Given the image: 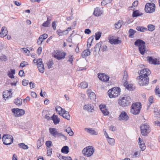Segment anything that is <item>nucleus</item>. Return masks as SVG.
Wrapping results in <instances>:
<instances>
[{
	"instance_id": "nucleus-1",
	"label": "nucleus",
	"mask_w": 160,
	"mask_h": 160,
	"mask_svg": "<svg viewBox=\"0 0 160 160\" xmlns=\"http://www.w3.org/2000/svg\"><path fill=\"white\" fill-rule=\"evenodd\" d=\"M132 102L131 98L129 96H124L120 97L118 100V104L122 107L129 105Z\"/></svg>"
},
{
	"instance_id": "nucleus-2",
	"label": "nucleus",
	"mask_w": 160,
	"mask_h": 160,
	"mask_svg": "<svg viewBox=\"0 0 160 160\" xmlns=\"http://www.w3.org/2000/svg\"><path fill=\"white\" fill-rule=\"evenodd\" d=\"M145 42L142 40L138 39L134 42L135 46H138L139 47V51L142 55H143L146 50L145 46Z\"/></svg>"
},
{
	"instance_id": "nucleus-3",
	"label": "nucleus",
	"mask_w": 160,
	"mask_h": 160,
	"mask_svg": "<svg viewBox=\"0 0 160 160\" xmlns=\"http://www.w3.org/2000/svg\"><path fill=\"white\" fill-rule=\"evenodd\" d=\"M121 90L120 88L115 87L109 89L108 91V94L110 98H115L120 95Z\"/></svg>"
},
{
	"instance_id": "nucleus-4",
	"label": "nucleus",
	"mask_w": 160,
	"mask_h": 160,
	"mask_svg": "<svg viewBox=\"0 0 160 160\" xmlns=\"http://www.w3.org/2000/svg\"><path fill=\"white\" fill-rule=\"evenodd\" d=\"M141 106L140 102H137L133 103L131 106V113L134 115L138 114L140 113Z\"/></svg>"
},
{
	"instance_id": "nucleus-5",
	"label": "nucleus",
	"mask_w": 160,
	"mask_h": 160,
	"mask_svg": "<svg viewBox=\"0 0 160 160\" xmlns=\"http://www.w3.org/2000/svg\"><path fill=\"white\" fill-rule=\"evenodd\" d=\"M94 152V148L92 146H88L82 151V153L84 156L89 157L91 156Z\"/></svg>"
},
{
	"instance_id": "nucleus-6",
	"label": "nucleus",
	"mask_w": 160,
	"mask_h": 160,
	"mask_svg": "<svg viewBox=\"0 0 160 160\" xmlns=\"http://www.w3.org/2000/svg\"><path fill=\"white\" fill-rule=\"evenodd\" d=\"M138 80V83L140 86H143L148 85L149 82L148 77H144L139 76L137 78Z\"/></svg>"
},
{
	"instance_id": "nucleus-7",
	"label": "nucleus",
	"mask_w": 160,
	"mask_h": 160,
	"mask_svg": "<svg viewBox=\"0 0 160 160\" xmlns=\"http://www.w3.org/2000/svg\"><path fill=\"white\" fill-rule=\"evenodd\" d=\"M2 139L3 144L6 145H10L13 142V137L10 135H4Z\"/></svg>"
},
{
	"instance_id": "nucleus-8",
	"label": "nucleus",
	"mask_w": 160,
	"mask_h": 160,
	"mask_svg": "<svg viewBox=\"0 0 160 160\" xmlns=\"http://www.w3.org/2000/svg\"><path fill=\"white\" fill-rule=\"evenodd\" d=\"M142 134L143 136H147L150 132V128L147 123L143 124L140 127Z\"/></svg>"
},
{
	"instance_id": "nucleus-9",
	"label": "nucleus",
	"mask_w": 160,
	"mask_h": 160,
	"mask_svg": "<svg viewBox=\"0 0 160 160\" xmlns=\"http://www.w3.org/2000/svg\"><path fill=\"white\" fill-rule=\"evenodd\" d=\"M155 4L153 3H147L145 5V10L147 13H152L155 11Z\"/></svg>"
},
{
	"instance_id": "nucleus-10",
	"label": "nucleus",
	"mask_w": 160,
	"mask_h": 160,
	"mask_svg": "<svg viewBox=\"0 0 160 160\" xmlns=\"http://www.w3.org/2000/svg\"><path fill=\"white\" fill-rule=\"evenodd\" d=\"M12 111L16 117L21 116L25 113L24 110L18 108H13L12 109Z\"/></svg>"
},
{
	"instance_id": "nucleus-11",
	"label": "nucleus",
	"mask_w": 160,
	"mask_h": 160,
	"mask_svg": "<svg viewBox=\"0 0 160 160\" xmlns=\"http://www.w3.org/2000/svg\"><path fill=\"white\" fill-rule=\"evenodd\" d=\"M49 131L50 134L54 138L60 137L61 132H59L56 128H50L49 129Z\"/></svg>"
},
{
	"instance_id": "nucleus-12",
	"label": "nucleus",
	"mask_w": 160,
	"mask_h": 160,
	"mask_svg": "<svg viewBox=\"0 0 160 160\" xmlns=\"http://www.w3.org/2000/svg\"><path fill=\"white\" fill-rule=\"evenodd\" d=\"M66 55V53L64 52H55L53 55V57L59 60L64 58Z\"/></svg>"
},
{
	"instance_id": "nucleus-13",
	"label": "nucleus",
	"mask_w": 160,
	"mask_h": 160,
	"mask_svg": "<svg viewBox=\"0 0 160 160\" xmlns=\"http://www.w3.org/2000/svg\"><path fill=\"white\" fill-rule=\"evenodd\" d=\"M138 73L140 76H142L144 77H148L151 74V72L149 69L147 68L142 69L141 70L140 73L138 72Z\"/></svg>"
},
{
	"instance_id": "nucleus-14",
	"label": "nucleus",
	"mask_w": 160,
	"mask_h": 160,
	"mask_svg": "<svg viewBox=\"0 0 160 160\" xmlns=\"http://www.w3.org/2000/svg\"><path fill=\"white\" fill-rule=\"evenodd\" d=\"M98 78L101 81L107 82L109 81V77L104 73L98 74Z\"/></svg>"
},
{
	"instance_id": "nucleus-15",
	"label": "nucleus",
	"mask_w": 160,
	"mask_h": 160,
	"mask_svg": "<svg viewBox=\"0 0 160 160\" xmlns=\"http://www.w3.org/2000/svg\"><path fill=\"white\" fill-rule=\"evenodd\" d=\"M147 59L148 61L152 64H159V61L157 58H153L152 57H148Z\"/></svg>"
},
{
	"instance_id": "nucleus-16",
	"label": "nucleus",
	"mask_w": 160,
	"mask_h": 160,
	"mask_svg": "<svg viewBox=\"0 0 160 160\" xmlns=\"http://www.w3.org/2000/svg\"><path fill=\"white\" fill-rule=\"evenodd\" d=\"M129 117L126 112H121L118 118L119 120H124L127 121Z\"/></svg>"
},
{
	"instance_id": "nucleus-17",
	"label": "nucleus",
	"mask_w": 160,
	"mask_h": 160,
	"mask_svg": "<svg viewBox=\"0 0 160 160\" xmlns=\"http://www.w3.org/2000/svg\"><path fill=\"white\" fill-rule=\"evenodd\" d=\"M103 13V11L102 10L98 8H95L93 14L96 17H99L101 16Z\"/></svg>"
},
{
	"instance_id": "nucleus-18",
	"label": "nucleus",
	"mask_w": 160,
	"mask_h": 160,
	"mask_svg": "<svg viewBox=\"0 0 160 160\" xmlns=\"http://www.w3.org/2000/svg\"><path fill=\"white\" fill-rule=\"evenodd\" d=\"M99 108L101 111L104 115L107 116L108 115L109 112L108 110L106 109V107L105 105L103 106L100 105H99Z\"/></svg>"
},
{
	"instance_id": "nucleus-19",
	"label": "nucleus",
	"mask_w": 160,
	"mask_h": 160,
	"mask_svg": "<svg viewBox=\"0 0 160 160\" xmlns=\"http://www.w3.org/2000/svg\"><path fill=\"white\" fill-rule=\"evenodd\" d=\"M85 130L88 133L94 135H96L98 134V132L96 131L95 130L91 128H85Z\"/></svg>"
},
{
	"instance_id": "nucleus-20",
	"label": "nucleus",
	"mask_w": 160,
	"mask_h": 160,
	"mask_svg": "<svg viewBox=\"0 0 160 160\" xmlns=\"http://www.w3.org/2000/svg\"><path fill=\"white\" fill-rule=\"evenodd\" d=\"M8 33L7 28L5 27H3L0 32V37L3 38L6 36Z\"/></svg>"
},
{
	"instance_id": "nucleus-21",
	"label": "nucleus",
	"mask_w": 160,
	"mask_h": 160,
	"mask_svg": "<svg viewBox=\"0 0 160 160\" xmlns=\"http://www.w3.org/2000/svg\"><path fill=\"white\" fill-rule=\"evenodd\" d=\"M11 92V91H7L3 92V98L5 100H6L7 99L11 97L12 94Z\"/></svg>"
},
{
	"instance_id": "nucleus-22",
	"label": "nucleus",
	"mask_w": 160,
	"mask_h": 160,
	"mask_svg": "<svg viewBox=\"0 0 160 160\" xmlns=\"http://www.w3.org/2000/svg\"><path fill=\"white\" fill-rule=\"evenodd\" d=\"M61 116L66 119L69 120L70 119V116L69 112L66 111L64 109L63 110Z\"/></svg>"
},
{
	"instance_id": "nucleus-23",
	"label": "nucleus",
	"mask_w": 160,
	"mask_h": 160,
	"mask_svg": "<svg viewBox=\"0 0 160 160\" xmlns=\"http://www.w3.org/2000/svg\"><path fill=\"white\" fill-rule=\"evenodd\" d=\"M37 67L39 71L42 73L44 72V68L42 61L40 63H38Z\"/></svg>"
},
{
	"instance_id": "nucleus-24",
	"label": "nucleus",
	"mask_w": 160,
	"mask_h": 160,
	"mask_svg": "<svg viewBox=\"0 0 160 160\" xmlns=\"http://www.w3.org/2000/svg\"><path fill=\"white\" fill-rule=\"evenodd\" d=\"M128 75L127 72L125 71L124 72V75L122 82L123 83L124 86H126L128 84L127 80L128 79Z\"/></svg>"
},
{
	"instance_id": "nucleus-25",
	"label": "nucleus",
	"mask_w": 160,
	"mask_h": 160,
	"mask_svg": "<svg viewBox=\"0 0 160 160\" xmlns=\"http://www.w3.org/2000/svg\"><path fill=\"white\" fill-rule=\"evenodd\" d=\"M52 119L53 120L54 123L55 125L58 124L60 122V119L57 115L53 114L51 117Z\"/></svg>"
},
{
	"instance_id": "nucleus-26",
	"label": "nucleus",
	"mask_w": 160,
	"mask_h": 160,
	"mask_svg": "<svg viewBox=\"0 0 160 160\" xmlns=\"http://www.w3.org/2000/svg\"><path fill=\"white\" fill-rule=\"evenodd\" d=\"M83 109H85L88 112H92V110H93V107L91 104H88L84 106Z\"/></svg>"
},
{
	"instance_id": "nucleus-27",
	"label": "nucleus",
	"mask_w": 160,
	"mask_h": 160,
	"mask_svg": "<svg viewBox=\"0 0 160 160\" xmlns=\"http://www.w3.org/2000/svg\"><path fill=\"white\" fill-rule=\"evenodd\" d=\"M51 20L50 17H48L46 21L44 22L42 24L44 27H48L50 26L51 23Z\"/></svg>"
},
{
	"instance_id": "nucleus-28",
	"label": "nucleus",
	"mask_w": 160,
	"mask_h": 160,
	"mask_svg": "<svg viewBox=\"0 0 160 160\" xmlns=\"http://www.w3.org/2000/svg\"><path fill=\"white\" fill-rule=\"evenodd\" d=\"M44 140L43 138H39L37 142V148L39 149L44 143Z\"/></svg>"
},
{
	"instance_id": "nucleus-29",
	"label": "nucleus",
	"mask_w": 160,
	"mask_h": 160,
	"mask_svg": "<svg viewBox=\"0 0 160 160\" xmlns=\"http://www.w3.org/2000/svg\"><path fill=\"white\" fill-rule=\"evenodd\" d=\"M90 53V52L89 51V49L88 48L82 52L81 55L82 58H84L89 55Z\"/></svg>"
},
{
	"instance_id": "nucleus-30",
	"label": "nucleus",
	"mask_w": 160,
	"mask_h": 160,
	"mask_svg": "<svg viewBox=\"0 0 160 160\" xmlns=\"http://www.w3.org/2000/svg\"><path fill=\"white\" fill-rule=\"evenodd\" d=\"M109 42L111 44H117L121 42V41L118 39H112L109 40Z\"/></svg>"
},
{
	"instance_id": "nucleus-31",
	"label": "nucleus",
	"mask_w": 160,
	"mask_h": 160,
	"mask_svg": "<svg viewBox=\"0 0 160 160\" xmlns=\"http://www.w3.org/2000/svg\"><path fill=\"white\" fill-rule=\"evenodd\" d=\"M62 152L65 154H67L69 152V148L68 146H65L63 147L61 149Z\"/></svg>"
},
{
	"instance_id": "nucleus-32",
	"label": "nucleus",
	"mask_w": 160,
	"mask_h": 160,
	"mask_svg": "<svg viewBox=\"0 0 160 160\" xmlns=\"http://www.w3.org/2000/svg\"><path fill=\"white\" fill-rule=\"evenodd\" d=\"M102 43V42H100L96 44L94 47L95 52H97V51H100V48L101 47Z\"/></svg>"
},
{
	"instance_id": "nucleus-33",
	"label": "nucleus",
	"mask_w": 160,
	"mask_h": 160,
	"mask_svg": "<svg viewBox=\"0 0 160 160\" xmlns=\"http://www.w3.org/2000/svg\"><path fill=\"white\" fill-rule=\"evenodd\" d=\"M122 24V21L121 20H119L117 22V23H116L114 25L115 28L116 29L120 28L121 27Z\"/></svg>"
},
{
	"instance_id": "nucleus-34",
	"label": "nucleus",
	"mask_w": 160,
	"mask_h": 160,
	"mask_svg": "<svg viewBox=\"0 0 160 160\" xmlns=\"http://www.w3.org/2000/svg\"><path fill=\"white\" fill-rule=\"evenodd\" d=\"M78 86L79 87H81L83 88H85L88 87V84L86 82H81Z\"/></svg>"
},
{
	"instance_id": "nucleus-35",
	"label": "nucleus",
	"mask_w": 160,
	"mask_h": 160,
	"mask_svg": "<svg viewBox=\"0 0 160 160\" xmlns=\"http://www.w3.org/2000/svg\"><path fill=\"white\" fill-rule=\"evenodd\" d=\"M57 32V34L60 36L64 35L68 33V32H66V31L64 30L62 31L60 29L58 30Z\"/></svg>"
},
{
	"instance_id": "nucleus-36",
	"label": "nucleus",
	"mask_w": 160,
	"mask_h": 160,
	"mask_svg": "<svg viewBox=\"0 0 160 160\" xmlns=\"http://www.w3.org/2000/svg\"><path fill=\"white\" fill-rule=\"evenodd\" d=\"M136 29L141 32H144L147 31V28L143 27L137 26L136 27Z\"/></svg>"
},
{
	"instance_id": "nucleus-37",
	"label": "nucleus",
	"mask_w": 160,
	"mask_h": 160,
	"mask_svg": "<svg viewBox=\"0 0 160 160\" xmlns=\"http://www.w3.org/2000/svg\"><path fill=\"white\" fill-rule=\"evenodd\" d=\"M55 109L57 112H58V113L61 115L62 114L63 112V109L59 106H57L55 108Z\"/></svg>"
},
{
	"instance_id": "nucleus-38",
	"label": "nucleus",
	"mask_w": 160,
	"mask_h": 160,
	"mask_svg": "<svg viewBox=\"0 0 160 160\" xmlns=\"http://www.w3.org/2000/svg\"><path fill=\"white\" fill-rule=\"evenodd\" d=\"M136 32V31L134 30L133 29H130L128 31L129 33V37L130 38H132L133 37L132 36Z\"/></svg>"
},
{
	"instance_id": "nucleus-39",
	"label": "nucleus",
	"mask_w": 160,
	"mask_h": 160,
	"mask_svg": "<svg viewBox=\"0 0 160 160\" xmlns=\"http://www.w3.org/2000/svg\"><path fill=\"white\" fill-rule=\"evenodd\" d=\"M14 102L17 105H20L22 103V100L20 98H17L15 100Z\"/></svg>"
},
{
	"instance_id": "nucleus-40",
	"label": "nucleus",
	"mask_w": 160,
	"mask_h": 160,
	"mask_svg": "<svg viewBox=\"0 0 160 160\" xmlns=\"http://www.w3.org/2000/svg\"><path fill=\"white\" fill-rule=\"evenodd\" d=\"M107 140L109 144L111 145H114L115 143L114 139L113 138H110L109 137V138H107Z\"/></svg>"
},
{
	"instance_id": "nucleus-41",
	"label": "nucleus",
	"mask_w": 160,
	"mask_h": 160,
	"mask_svg": "<svg viewBox=\"0 0 160 160\" xmlns=\"http://www.w3.org/2000/svg\"><path fill=\"white\" fill-rule=\"evenodd\" d=\"M65 130L69 134L70 136H72L73 135V132L70 127H68Z\"/></svg>"
},
{
	"instance_id": "nucleus-42",
	"label": "nucleus",
	"mask_w": 160,
	"mask_h": 160,
	"mask_svg": "<svg viewBox=\"0 0 160 160\" xmlns=\"http://www.w3.org/2000/svg\"><path fill=\"white\" fill-rule=\"evenodd\" d=\"M154 91L156 95L159 97H160V90L158 86H157L154 90Z\"/></svg>"
},
{
	"instance_id": "nucleus-43",
	"label": "nucleus",
	"mask_w": 160,
	"mask_h": 160,
	"mask_svg": "<svg viewBox=\"0 0 160 160\" xmlns=\"http://www.w3.org/2000/svg\"><path fill=\"white\" fill-rule=\"evenodd\" d=\"M18 145L20 148H22L24 149H27L28 148V146L25 145L24 143H21L18 144Z\"/></svg>"
},
{
	"instance_id": "nucleus-44",
	"label": "nucleus",
	"mask_w": 160,
	"mask_h": 160,
	"mask_svg": "<svg viewBox=\"0 0 160 160\" xmlns=\"http://www.w3.org/2000/svg\"><path fill=\"white\" fill-rule=\"evenodd\" d=\"M142 15V13H140L138 11L136 10V11H134L133 12V14H132V16L133 17H137L138 16H140Z\"/></svg>"
},
{
	"instance_id": "nucleus-45",
	"label": "nucleus",
	"mask_w": 160,
	"mask_h": 160,
	"mask_svg": "<svg viewBox=\"0 0 160 160\" xmlns=\"http://www.w3.org/2000/svg\"><path fill=\"white\" fill-rule=\"evenodd\" d=\"M93 40V38L92 37H90L88 39L87 42V47L89 48L91 45V43Z\"/></svg>"
},
{
	"instance_id": "nucleus-46",
	"label": "nucleus",
	"mask_w": 160,
	"mask_h": 160,
	"mask_svg": "<svg viewBox=\"0 0 160 160\" xmlns=\"http://www.w3.org/2000/svg\"><path fill=\"white\" fill-rule=\"evenodd\" d=\"M154 112L156 116L158 118H160V110H158L157 108H154Z\"/></svg>"
},
{
	"instance_id": "nucleus-47",
	"label": "nucleus",
	"mask_w": 160,
	"mask_h": 160,
	"mask_svg": "<svg viewBox=\"0 0 160 160\" xmlns=\"http://www.w3.org/2000/svg\"><path fill=\"white\" fill-rule=\"evenodd\" d=\"M148 28L149 31H152L155 29V27L153 25L149 24L148 25Z\"/></svg>"
},
{
	"instance_id": "nucleus-48",
	"label": "nucleus",
	"mask_w": 160,
	"mask_h": 160,
	"mask_svg": "<svg viewBox=\"0 0 160 160\" xmlns=\"http://www.w3.org/2000/svg\"><path fill=\"white\" fill-rule=\"evenodd\" d=\"M101 32H97L95 33V37L96 40H98L99 39V38L101 37Z\"/></svg>"
},
{
	"instance_id": "nucleus-49",
	"label": "nucleus",
	"mask_w": 160,
	"mask_h": 160,
	"mask_svg": "<svg viewBox=\"0 0 160 160\" xmlns=\"http://www.w3.org/2000/svg\"><path fill=\"white\" fill-rule=\"evenodd\" d=\"M112 0H104L101 2L102 5H105L106 4L111 3Z\"/></svg>"
},
{
	"instance_id": "nucleus-50",
	"label": "nucleus",
	"mask_w": 160,
	"mask_h": 160,
	"mask_svg": "<svg viewBox=\"0 0 160 160\" xmlns=\"http://www.w3.org/2000/svg\"><path fill=\"white\" fill-rule=\"evenodd\" d=\"M68 61L70 62V63L72 64L73 62V56L71 54H70L68 56Z\"/></svg>"
},
{
	"instance_id": "nucleus-51",
	"label": "nucleus",
	"mask_w": 160,
	"mask_h": 160,
	"mask_svg": "<svg viewBox=\"0 0 160 160\" xmlns=\"http://www.w3.org/2000/svg\"><path fill=\"white\" fill-rule=\"evenodd\" d=\"M28 64L27 62L23 61L20 64V67L23 68L26 66H28Z\"/></svg>"
},
{
	"instance_id": "nucleus-52",
	"label": "nucleus",
	"mask_w": 160,
	"mask_h": 160,
	"mask_svg": "<svg viewBox=\"0 0 160 160\" xmlns=\"http://www.w3.org/2000/svg\"><path fill=\"white\" fill-rule=\"evenodd\" d=\"M90 98L91 99L94 100L96 99V96L94 92H91L89 95Z\"/></svg>"
},
{
	"instance_id": "nucleus-53",
	"label": "nucleus",
	"mask_w": 160,
	"mask_h": 160,
	"mask_svg": "<svg viewBox=\"0 0 160 160\" xmlns=\"http://www.w3.org/2000/svg\"><path fill=\"white\" fill-rule=\"evenodd\" d=\"M141 151L136 152L134 153L133 156L136 158H139L140 157Z\"/></svg>"
},
{
	"instance_id": "nucleus-54",
	"label": "nucleus",
	"mask_w": 160,
	"mask_h": 160,
	"mask_svg": "<svg viewBox=\"0 0 160 160\" xmlns=\"http://www.w3.org/2000/svg\"><path fill=\"white\" fill-rule=\"evenodd\" d=\"M45 144L47 147L50 148L52 146V143L51 141H48L46 142Z\"/></svg>"
},
{
	"instance_id": "nucleus-55",
	"label": "nucleus",
	"mask_w": 160,
	"mask_h": 160,
	"mask_svg": "<svg viewBox=\"0 0 160 160\" xmlns=\"http://www.w3.org/2000/svg\"><path fill=\"white\" fill-rule=\"evenodd\" d=\"M0 60L2 61H6L7 58L6 56L2 55L0 56Z\"/></svg>"
},
{
	"instance_id": "nucleus-56",
	"label": "nucleus",
	"mask_w": 160,
	"mask_h": 160,
	"mask_svg": "<svg viewBox=\"0 0 160 160\" xmlns=\"http://www.w3.org/2000/svg\"><path fill=\"white\" fill-rule=\"evenodd\" d=\"M42 61V59L41 58H39L37 60L34 59L33 60V62L34 63H37V65L38 64V63H40Z\"/></svg>"
},
{
	"instance_id": "nucleus-57",
	"label": "nucleus",
	"mask_w": 160,
	"mask_h": 160,
	"mask_svg": "<svg viewBox=\"0 0 160 160\" xmlns=\"http://www.w3.org/2000/svg\"><path fill=\"white\" fill-rule=\"evenodd\" d=\"M29 83V81L25 79L23 80L22 82V84L24 86L27 85Z\"/></svg>"
},
{
	"instance_id": "nucleus-58",
	"label": "nucleus",
	"mask_w": 160,
	"mask_h": 160,
	"mask_svg": "<svg viewBox=\"0 0 160 160\" xmlns=\"http://www.w3.org/2000/svg\"><path fill=\"white\" fill-rule=\"evenodd\" d=\"M53 62L52 61H49L48 63V69H50L52 67Z\"/></svg>"
},
{
	"instance_id": "nucleus-59",
	"label": "nucleus",
	"mask_w": 160,
	"mask_h": 160,
	"mask_svg": "<svg viewBox=\"0 0 160 160\" xmlns=\"http://www.w3.org/2000/svg\"><path fill=\"white\" fill-rule=\"evenodd\" d=\"M57 22L56 21H54L52 24V26L53 29L54 30H56V26H57Z\"/></svg>"
},
{
	"instance_id": "nucleus-60",
	"label": "nucleus",
	"mask_w": 160,
	"mask_h": 160,
	"mask_svg": "<svg viewBox=\"0 0 160 160\" xmlns=\"http://www.w3.org/2000/svg\"><path fill=\"white\" fill-rule=\"evenodd\" d=\"M48 35L47 34H44L42 35H41L40 36V39L41 38H43V39H45L48 38Z\"/></svg>"
},
{
	"instance_id": "nucleus-61",
	"label": "nucleus",
	"mask_w": 160,
	"mask_h": 160,
	"mask_svg": "<svg viewBox=\"0 0 160 160\" xmlns=\"http://www.w3.org/2000/svg\"><path fill=\"white\" fill-rule=\"evenodd\" d=\"M52 153V149H47V155L50 156Z\"/></svg>"
},
{
	"instance_id": "nucleus-62",
	"label": "nucleus",
	"mask_w": 160,
	"mask_h": 160,
	"mask_svg": "<svg viewBox=\"0 0 160 160\" xmlns=\"http://www.w3.org/2000/svg\"><path fill=\"white\" fill-rule=\"evenodd\" d=\"M126 88H127L128 89L132 90V86L131 84H129L128 85V84H127V85L126 86H124Z\"/></svg>"
},
{
	"instance_id": "nucleus-63",
	"label": "nucleus",
	"mask_w": 160,
	"mask_h": 160,
	"mask_svg": "<svg viewBox=\"0 0 160 160\" xmlns=\"http://www.w3.org/2000/svg\"><path fill=\"white\" fill-rule=\"evenodd\" d=\"M140 148L142 151H144L146 148L145 144L139 145Z\"/></svg>"
},
{
	"instance_id": "nucleus-64",
	"label": "nucleus",
	"mask_w": 160,
	"mask_h": 160,
	"mask_svg": "<svg viewBox=\"0 0 160 160\" xmlns=\"http://www.w3.org/2000/svg\"><path fill=\"white\" fill-rule=\"evenodd\" d=\"M41 39L42 38H41L40 39V37L38 38L37 42V43L38 45H41L42 43V42L43 41Z\"/></svg>"
}]
</instances>
